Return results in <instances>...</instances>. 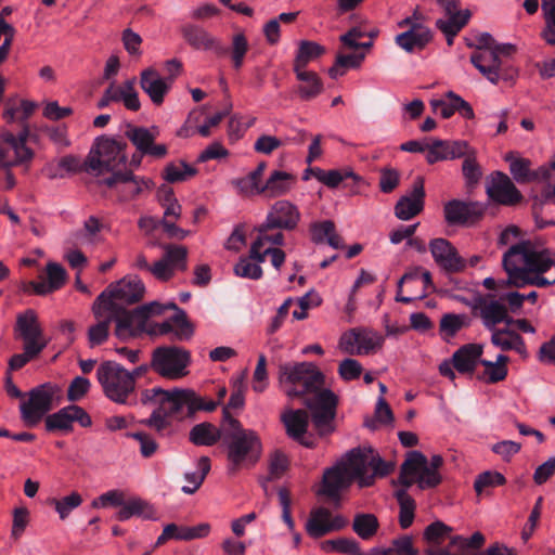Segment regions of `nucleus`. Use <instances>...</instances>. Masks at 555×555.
<instances>
[{"instance_id":"680f3d73","label":"nucleus","mask_w":555,"mask_h":555,"mask_svg":"<svg viewBox=\"0 0 555 555\" xmlns=\"http://www.w3.org/2000/svg\"><path fill=\"white\" fill-rule=\"evenodd\" d=\"M121 508L117 512L116 518L120 521H125L132 516H141L149 518L152 515V512L145 513V511L149 508L147 503L140 499H133L128 501L127 503H122L120 505Z\"/></svg>"},{"instance_id":"5fc2aeb1","label":"nucleus","mask_w":555,"mask_h":555,"mask_svg":"<svg viewBox=\"0 0 555 555\" xmlns=\"http://www.w3.org/2000/svg\"><path fill=\"white\" fill-rule=\"evenodd\" d=\"M393 422V413L387 403V401L380 397L376 403L374 417H366L364 420V426L369 429L375 430L377 423L391 424Z\"/></svg>"},{"instance_id":"393cba45","label":"nucleus","mask_w":555,"mask_h":555,"mask_svg":"<svg viewBox=\"0 0 555 555\" xmlns=\"http://www.w3.org/2000/svg\"><path fill=\"white\" fill-rule=\"evenodd\" d=\"M300 211L298 207L289 201H276L268 211L267 227H275L280 230L293 231L300 221Z\"/></svg>"},{"instance_id":"1a4fd4ad","label":"nucleus","mask_w":555,"mask_h":555,"mask_svg":"<svg viewBox=\"0 0 555 555\" xmlns=\"http://www.w3.org/2000/svg\"><path fill=\"white\" fill-rule=\"evenodd\" d=\"M191 352L176 345H163L152 351L150 367L163 378L176 380L189 374Z\"/></svg>"},{"instance_id":"603ef678","label":"nucleus","mask_w":555,"mask_h":555,"mask_svg":"<svg viewBox=\"0 0 555 555\" xmlns=\"http://www.w3.org/2000/svg\"><path fill=\"white\" fill-rule=\"evenodd\" d=\"M541 10L545 21L541 37L547 44L555 46V0H542Z\"/></svg>"},{"instance_id":"20e7f679","label":"nucleus","mask_w":555,"mask_h":555,"mask_svg":"<svg viewBox=\"0 0 555 555\" xmlns=\"http://www.w3.org/2000/svg\"><path fill=\"white\" fill-rule=\"evenodd\" d=\"M181 33L186 42L197 50H214L218 56L230 53L233 68L240 70L244 65V59L249 50V43L243 33L232 37L231 48L228 49L212 37L207 30L196 25H185Z\"/></svg>"},{"instance_id":"58836bf2","label":"nucleus","mask_w":555,"mask_h":555,"mask_svg":"<svg viewBox=\"0 0 555 555\" xmlns=\"http://www.w3.org/2000/svg\"><path fill=\"white\" fill-rule=\"evenodd\" d=\"M92 312L98 322L88 330V343L91 348L107 340L112 323L106 310L99 302H93Z\"/></svg>"},{"instance_id":"423d86ee","label":"nucleus","mask_w":555,"mask_h":555,"mask_svg":"<svg viewBox=\"0 0 555 555\" xmlns=\"http://www.w3.org/2000/svg\"><path fill=\"white\" fill-rule=\"evenodd\" d=\"M128 144L124 139L101 135L95 139L86 160L85 170L96 176L117 172L127 163Z\"/></svg>"},{"instance_id":"0eeeda50","label":"nucleus","mask_w":555,"mask_h":555,"mask_svg":"<svg viewBox=\"0 0 555 555\" xmlns=\"http://www.w3.org/2000/svg\"><path fill=\"white\" fill-rule=\"evenodd\" d=\"M96 378L107 399L117 404H133L135 382L132 375L116 361H104L96 369Z\"/></svg>"},{"instance_id":"c03bdc74","label":"nucleus","mask_w":555,"mask_h":555,"mask_svg":"<svg viewBox=\"0 0 555 555\" xmlns=\"http://www.w3.org/2000/svg\"><path fill=\"white\" fill-rule=\"evenodd\" d=\"M166 310H175L176 313L172 315V321L176 323L175 338L178 341H185L191 339L194 334V327L189 322L188 315L184 310L180 309L175 302H168L164 305V312Z\"/></svg>"},{"instance_id":"13d9d810","label":"nucleus","mask_w":555,"mask_h":555,"mask_svg":"<svg viewBox=\"0 0 555 555\" xmlns=\"http://www.w3.org/2000/svg\"><path fill=\"white\" fill-rule=\"evenodd\" d=\"M506 478L503 474L495 470H486L479 474L474 481V489L480 495L486 489L503 486Z\"/></svg>"},{"instance_id":"79ce46f5","label":"nucleus","mask_w":555,"mask_h":555,"mask_svg":"<svg viewBox=\"0 0 555 555\" xmlns=\"http://www.w3.org/2000/svg\"><path fill=\"white\" fill-rule=\"evenodd\" d=\"M221 437V430L208 422L195 425L189 434L190 441L195 446L211 447L216 444Z\"/></svg>"},{"instance_id":"5701e85b","label":"nucleus","mask_w":555,"mask_h":555,"mask_svg":"<svg viewBox=\"0 0 555 555\" xmlns=\"http://www.w3.org/2000/svg\"><path fill=\"white\" fill-rule=\"evenodd\" d=\"M485 209L477 202L452 199L444 204L443 215L448 224L475 223L483 216Z\"/></svg>"},{"instance_id":"0e129e2a","label":"nucleus","mask_w":555,"mask_h":555,"mask_svg":"<svg viewBox=\"0 0 555 555\" xmlns=\"http://www.w3.org/2000/svg\"><path fill=\"white\" fill-rule=\"evenodd\" d=\"M470 320L465 314L448 313L441 318L440 331L449 336H454L461 328L468 326Z\"/></svg>"},{"instance_id":"412c9836","label":"nucleus","mask_w":555,"mask_h":555,"mask_svg":"<svg viewBox=\"0 0 555 555\" xmlns=\"http://www.w3.org/2000/svg\"><path fill=\"white\" fill-rule=\"evenodd\" d=\"M111 322L116 323L115 334L117 337L125 339L134 337L139 331L145 326V320L141 314L137 313V308L128 310L126 307H103Z\"/></svg>"},{"instance_id":"f3484780","label":"nucleus","mask_w":555,"mask_h":555,"mask_svg":"<svg viewBox=\"0 0 555 555\" xmlns=\"http://www.w3.org/2000/svg\"><path fill=\"white\" fill-rule=\"evenodd\" d=\"M433 286L431 274L427 270L414 268L404 273L398 281V294L396 300L403 304H410L415 298L426 296V288Z\"/></svg>"},{"instance_id":"8fccbe9b","label":"nucleus","mask_w":555,"mask_h":555,"mask_svg":"<svg viewBox=\"0 0 555 555\" xmlns=\"http://www.w3.org/2000/svg\"><path fill=\"white\" fill-rule=\"evenodd\" d=\"M210 470V460L207 456H202L197 461V470L185 473L184 479L189 485L182 487V491L186 494H193L204 482L207 474Z\"/></svg>"},{"instance_id":"39448f33","label":"nucleus","mask_w":555,"mask_h":555,"mask_svg":"<svg viewBox=\"0 0 555 555\" xmlns=\"http://www.w3.org/2000/svg\"><path fill=\"white\" fill-rule=\"evenodd\" d=\"M443 464L441 455L436 454L428 464L427 457L420 451H411L401 464L399 483L410 488L416 483L421 490L436 488L440 485L442 477L438 472Z\"/></svg>"},{"instance_id":"6e6552de","label":"nucleus","mask_w":555,"mask_h":555,"mask_svg":"<svg viewBox=\"0 0 555 555\" xmlns=\"http://www.w3.org/2000/svg\"><path fill=\"white\" fill-rule=\"evenodd\" d=\"M223 441L227 444L230 475L254 467L262 455V443L257 431L243 433L242 436H223Z\"/></svg>"},{"instance_id":"a19ab883","label":"nucleus","mask_w":555,"mask_h":555,"mask_svg":"<svg viewBox=\"0 0 555 555\" xmlns=\"http://www.w3.org/2000/svg\"><path fill=\"white\" fill-rule=\"evenodd\" d=\"M461 158H463L462 173L465 180V185L473 189L482 178V169L477 160V151L467 143L465 154L462 155Z\"/></svg>"},{"instance_id":"4d7b16f0","label":"nucleus","mask_w":555,"mask_h":555,"mask_svg":"<svg viewBox=\"0 0 555 555\" xmlns=\"http://www.w3.org/2000/svg\"><path fill=\"white\" fill-rule=\"evenodd\" d=\"M384 338L376 332L358 330L357 354H369L383 346Z\"/></svg>"},{"instance_id":"338daca9","label":"nucleus","mask_w":555,"mask_h":555,"mask_svg":"<svg viewBox=\"0 0 555 555\" xmlns=\"http://www.w3.org/2000/svg\"><path fill=\"white\" fill-rule=\"evenodd\" d=\"M314 78L298 79L302 82L297 89L298 95L304 101H310L317 98L323 91V82L319 75L314 72Z\"/></svg>"},{"instance_id":"6e6d98bb","label":"nucleus","mask_w":555,"mask_h":555,"mask_svg":"<svg viewBox=\"0 0 555 555\" xmlns=\"http://www.w3.org/2000/svg\"><path fill=\"white\" fill-rule=\"evenodd\" d=\"M452 530V527L446 525L443 521L436 520L425 528L423 539L428 544L438 546L443 543Z\"/></svg>"},{"instance_id":"de8ad7c7","label":"nucleus","mask_w":555,"mask_h":555,"mask_svg":"<svg viewBox=\"0 0 555 555\" xmlns=\"http://www.w3.org/2000/svg\"><path fill=\"white\" fill-rule=\"evenodd\" d=\"M395 496L400 507L399 525L402 529H408L413 524L416 503L405 489L397 490Z\"/></svg>"},{"instance_id":"864d4df0","label":"nucleus","mask_w":555,"mask_h":555,"mask_svg":"<svg viewBox=\"0 0 555 555\" xmlns=\"http://www.w3.org/2000/svg\"><path fill=\"white\" fill-rule=\"evenodd\" d=\"M262 262H258L250 257V253L248 256L241 257L240 260L234 266V273L237 276L259 280L262 276Z\"/></svg>"},{"instance_id":"c85d7f7f","label":"nucleus","mask_w":555,"mask_h":555,"mask_svg":"<svg viewBox=\"0 0 555 555\" xmlns=\"http://www.w3.org/2000/svg\"><path fill=\"white\" fill-rule=\"evenodd\" d=\"M191 389L165 390L156 409L169 417H189Z\"/></svg>"},{"instance_id":"2f4dec72","label":"nucleus","mask_w":555,"mask_h":555,"mask_svg":"<svg viewBox=\"0 0 555 555\" xmlns=\"http://www.w3.org/2000/svg\"><path fill=\"white\" fill-rule=\"evenodd\" d=\"M366 457L360 449H352L335 465L345 469L351 480H358L360 487H370L373 485V476L366 474Z\"/></svg>"},{"instance_id":"f8f14e48","label":"nucleus","mask_w":555,"mask_h":555,"mask_svg":"<svg viewBox=\"0 0 555 555\" xmlns=\"http://www.w3.org/2000/svg\"><path fill=\"white\" fill-rule=\"evenodd\" d=\"M159 131L157 127L130 126L126 137L135 146L138 154H133L130 166L139 168L143 156L154 159H163L168 155V146L164 143H156Z\"/></svg>"},{"instance_id":"aec40b11","label":"nucleus","mask_w":555,"mask_h":555,"mask_svg":"<svg viewBox=\"0 0 555 555\" xmlns=\"http://www.w3.org/2000/svg\"><path fill=\"white\" fill-rule=\"evenodd\" d=\"M348 525V519L341 515L333 516L326 507L311 511L306 524L307 533L314 539L322 538L333 531H339Z\"/></svg>"},{"instance_id":"473e14b6","label":"nucleus","mask_w":555,"mask_h":555,"mask_svg":"<svg viewBox=\"0 0 555 555\" xmlns=\"http://www.w3.org/2000/svg\"><path fill=\"white\" fill-rule=\"evenodd\" d=\"M433 40V33L426 25H414L395 37L398 47L408 53L422 51Z\"/></svg>"},{"instance_id":"a211bd4d","label":"nucleus","mask_w":555,"mask_h":555,"mask_svg":"<svg viewBox=\"0 0 555 555\" xmlns=\"http://www.w3.org/2000/svg\"><path fill=\"white\" fill-rule=\"evenodd\" d=\"M74 422H78L81 427H90L92 425L91 417L85 409L70 404L46 416L44 426L49 433H70L74 428Z\"/></svg>"},{"instance_id":"49530a36","label":"nucleus","mask_w":555,"mask_h":555,"mask_svg":"<svg viewBox=\"0 0 555 555\" xmlns=\"http://www.w3.org/2000/svg\"><path fill=\"white\" fill-rule=\"evenodd\" d=\"M197 173V169L188 163L180 160L168 163L163 169L162 177L168 183H178L189 180Z\"/></svg>"},{"instance_id":"dca6fc26","label":"nucleus","mask_w":555,"mask_h":555,"mask_svg":"<svg viewBox=\"0 0 555 555\" xmlns=\"http://www.w3.org/2000/svg\"><path fill=\"white\" fill-rule=\"evenodd\" d=\"M472 309L474 317H479L486 328L493 332L495 326L507 318V308L504 304L494 299L492 295L476 296L473 300H462Z\"/></svg>"},{"instance_id":"72a5a7b5","label":"nucleus","mask_w":555,"mask_h":555,"mask_svg":"<svg viewBox=\"0 0 555 555\" xmlns=\"http://www.w3.org/2000/svg\"><path fill=\"white\" fill-rule=\"evenodd\" d=\"M36 104L28 100L8 99L4 103V111L2 114L7 124L17 122L24 130L25 127L29 128L28 119L34 114Z\"/></svg>"},{"instance_id":"e433bc0d","label":"nucleus","mask_w":555,"mask_h":555,"mask_svg":"<svg viewBox=\"0 0 555 555\" xmlns=\"http://www.w3.org/2000/svg\"><path fill=\"white\" fill-rule=\"evenodd\" d=\"M304 403L309 417H313L315 414L337 413L338 397L331 389L322 388L312 397L306 398Z\"/></svg>"},{"instance_id":"f257e3e1","label":"nucleus","mask_w":555,"mask_h":555,"mask_svg":"<svg viewBox=\"0 0 555 555\" xmlns=\"http://www.w3.org/2000/svg\"><path fill=\"white\" fill-rule=\"evenodd\" d=\"M502 263L508 276L503 284L518 288L527 285L547 287L555 284V260L550 250L538 248L530 241L511 246L504 254Z\"/></svg>"},{"instance_id":"e2e57ef3","label":"nucleus","mask_w":555,"mask_h":555,"mask_svg":"<svg viewBox=\"0 0 555 555\" xmlns=\"http://www.w3.org/2000/svg\"><path fill=\"white\" fill-rule=\"evenodd\" d=\"M164 249L165 254L163 258L168 261L175 270H186L188 248L185 246L169 244L165 245Z\"/></svg>"},{"instance_id":"c9c22d12","label":"nucleus","mask_w":555,"mask_h":555,"mask_svg":"<svg viewBox=\"0 0 555 555\" xmlns=\"http://www.w3.org/2000/svg\"><path fill=\"white\" fill-rule=\"evenodd\" d=\"M297 182L295 175L274 170L271 172L267 181L263 183V194L270 198L281 197L289 193Z\"/></svg>"},{"instance_id":"b1692460","label":"nucleus","mask_w":555,"mask_h":555,"mask_svg":"<svg viewBox=\"0 0 555 555\" xmlns=\"http://www.w3.org/2000/svg\"><path fill=\"white\" fill-rule=\"evenodd\" d=\"M352 482L353 480H351L345 469L334 465L324 470L321 487L317 494L326 496L335 504L336 507H339L341 491L348 489Z\"/></svg>"},{"instance_id":"cd10ccee","label":"nucleus","mask_w":555,"mask_h":555,"mask_svg":"<svg viewBox=\"0 0 555 555\" xmlns=\"http://www.w3.org/2000/svg\"><path fill=\"white\" fill-rule=\"evenodd\" d=\"M140 87L154 105L160 106L172 86L170 78H164L155 68L147 67L140 74Z\"/></svg>"},{"instance_id":"69168bd1","label":"nucleus","mask_w":555,"mask_h":555,"mask_svg":"<svg viewBox=\"0 0 555 555\" xmlns=\"http://www.w3.org/2000/svg\"><path fill=\"white\" fill-rule=\"evenodd\" d=\"M395 469V463L384 461L379 455L372 454L366 457V474L375 477H386Z\"/></svg>"},{"instance_id":"bf43d9fd","label":"nucleus","mask_w":555,"mask_h":555,"mask_svg":"<svg viewBox=\"0 0 555 555\" xmlns=\"http://www.w3.org/2000/svg\"><path fill=\"white\" fill-rule=\"evenodd\" d=\"M82 503V496L74 491L69 495L64 496L62 499H51L50 504H52L57 512L60 518L64 520L68 517V515Z\"/></svg>"},{"instance_id":"a18cd8bd","label":"nucleus","mask_w":555,"mask_h":555,"mask_svg":"<svg viewBox=\"0 0 555 555\" xmlns=\"http://www.w3.org/2000/svg\"><path fill=\"white\" fill-rule=\"evenodd\" d=\"M472 13L468 9L463 10L461 13L447 15V18H439L436 21V27L443 35L456 36L469 22Z\"/></svg>"},{"instance_id":"7c9ffc66","label":"nucleus","mask_w":555,"mask_h":555,"mask_svg":"<svg viewBox=\"0 0 555 555\" xmlns=\"http://www.w3.org/2000/svg\"><path fill=\"white\" fill-rule=\"evenodd\" d=\"M467 141L433 139L427 143L426 160L433 165L438 162L461 158L465 154Z\"/></svg>"},{"instance_id":"6ab92c4d","label":"nucleus","mask_w":555,"mask_h":555,"mask_svg":"<svg viewBox=\"0 0 555 555\" xmlns=\"http://www.w3.org/2000/svg\"><path fill=\"white\" fill-rule=\"evenodd\" d=\"M428 248L437 266L447 273H459L465 270L466 260L447 238H433Z\"/></svg>"},{"instance_id":"4c0bfd02","label":"nucleus","mask_w":555,"mask_h":555,"mask_svg":"<svg viewBox=\"0 0 555 555\" xmlns=\"http://www.w3.org/2000/svg\"><path fill=\"white\" fill-rule=\"evenodd\" d=\"M482 356V346L478 344H467L457 349L452 357L453 366L460 373L473 374L480 357Z\"/></svg>"},{"instance_id":"3c124183","label":"nucleus","mask_w":555,"mask_h":555,"mask_svg":"<svg viewBox=\"0 0 555 555\" xmlns=\"http://www.w3.org/2000/svg\"><path fill=\"white\" fill-rule=\"evenodd\" d=\"M509 358L505 354H499L495 362L481 360L480 363L486 367L485 375L487 382L494 384L504 380L507 376V362Z\"/></svg>"},{"instance_id":"ea45409f","label":"nucleus","mask_w":555,"mask_h":555,"mask_svg":"<svg viewBox=\"0 0 555 555\" xmlns=\"http://www.w3.org/2000/svg\"><path fill=\"white\" fill-rule=\"evenodd\" d=\"M79 170V158L75 155H65L57 160L46 164L41 172L49 180H55L64 178L66 173H74Z\"/></svg>"},{"instance_id":"c756f323","label":"nucleus","mask_w":555,"mask_h":555,"mask_svg":"<svg viewBox=\"0 0 555 555\" xmlns=\"http://www.w3.org/2000/svg\"><path fill=\"white\" fill-rule=\"evenodd\" d=\"M325 48L310 40H301L298 46V50L293 63V70L297 79L314 78V72L307 70V66L310 62L318 60L325 53Z\"/></svg>"},{"instance_id":"9b49d317","label":"nucleus","mask_w":555,"mask_h":555,"mask_svg":"<svg viewBox=\"0 0 555 555\" xmlns=\"http://www.w3.org/2000/svg\"><path fill=\"white\" fill-rule=\"evenodd\" d=\"M60 388L52 383H44L28 391V400L20 405L21 417L28 427L40 423L46 414L52 410L54 397Z\"/></svg>"},{"instance_id":"774afa93","label":"nucleus","mask_w":555,"mask_h":555,"mask_svg":"<svg viewBox=\"0 0 555 555\" xmlns=\"http://www.w3.org/2000/svg\"><path fill=\"white\" fill-rule=\"evenodd\" d=\"M379 190L388 194L395 191L400 183V172L390 167H384L379 170Z\"/></svg>"},{"instance_id":"a878e982","label":"nucleus","mask_w":555,"mask_h":555,"mask_svg":"<svg viewBox=\"0 0 555 555\" xmlns=\"http://www.w3.org/2000/svg\"><path fill=\"white\" fill-rule=\"evenodd\" d=\"M286 435L306 448H314V442L305 437L309 427V413L304 409H288L281 415Z\"/></svg>"},{"instance_id":"ddd939ff","label":"nucleus","mask_w":555,"mask_h":555,"mask_svg":"<svg viewBox=\"0 0 555 555\" xmlns=\"http://www.w3.org/2000/svg\"><path fill=\"white\" fill-rule=\"evenodd\" d=\"M145 293V286L138 276H126L108 285L95 299L102 307H126L139 302Z\"/></svg>"},{"instance_id":"9d476101","label":"nucleus","mask_w":555,"mask_h":555,"mask_svg":"<svg viewBox=\"0 0 555 555\" xmlns=\"http://www.w3.org/2000/svg\"><path fill=\"white\" fill-rule=\"evenodd\" d=\"M30 129L25 127L17 134L8 129L0 130V167L11 169L16 166L28 167L35 153L27 146Z\"/></svg>"},{"instance_id":"37998d69","label":"nucleus","mask_w":555,"mask_h":555,"mask_svg":"<svg viewBox=\"0 0 555 555\" xmlns=\"http://www.w3.org/2000/svg\"><path fill=\"white\" fill-rule=\"evenodd\" d=\"M504 159L509 163V171L518 183H526L537 179L538 175L531 171V162L529 159L515 157L513 152L507 153Z\"/></svg>"},{"instance_id":"4468645a","label":"nucleus","mask_w":555,"mask_h":555,"mask_svg":"<svg viewBox=\"0 0 555 555\" xmlns=\"http://www.w3.org/2000/svg\"><path fill=\"white\" fill-rule=\"evenodd\" d=\"M100 183L114 190L121 203L133 201L154 188L152 179L135 176L131 170L113 172Z\"/></svg>"},{"instance_id":"09e8293b","label":"nucleus","mask_w":555,"mask_h":555,"mask_svg":"<svg viewBox=\"0 0 555 555\" xmlns=\"http://www.w3.org/2000/svg\"><path fill=\"white\" fill-rule=\"evenodd\" d=\"M379 528V522L374 514L362 513L357 514L353 518L352 530L362 540H370L373 538Z\"/></svg>"},{"instance_id":"bb28decb","label":"nucleus","mask_w":555,"mask_h":555,"mask_svg":"<svg viewBox=\"0 0 555 555\" xmlns=\"http://www.w3.org/2000/svg\"><path fill=\"white\" fill-rule=\"evenodd\" d=\"M424 179L417 177L409 195L401 196L395 205V216L400 220H410L421 214L425 205Z\"/></svg>"},{"instance_id":"f03ea898","label":"nucleus","mask_w":555,"mask_h":555,"mask_svg":"<svg viewBox=\"0 0 555 555\" xmlns=\"http://www.w3.org/2000/svg\"><path fill=\"white\" fill-rule=\"evenodd\" d=\"M15 339L23 341V352L13 354L8 362V371H18L27 363L37 359L48 346L37 313L28 309L16 317L14 326Z\"/></svg>"},{"instance_id":"2eb2a0df","label":"nucleus","mask_w":555,"mask_h":555,"mask_svg":"<svg viewBox=\"0 0 555 555\" xmlns=\"http://www.w3.org/2000/svg\"><path fill=\"white\" fill-rule=\"evenodd\" d=\"M472 64L492 83L500 80L512 81L518 70L502 59H498L493 50L475 51L470 55Z\"/></svg>"},{"instance_id":"052dcab7","label":"nucleus","mask_w":555,"mask_h":555,"mask_svg":"<svg viewBox=\"0 0 555 555\" xmlns=\"http://www.w3.org/2000/svg\"><path fill=\"white\" fill-rule=\"evenodd\" d=\"M232 183L238 193L244 196L263 194V191H261V188H263L261 179H259L253 171L243 178L235 179Z\"/></svg>"},{"instance_id":"4be33fe9","label":"nucleus","mask_w":555,"mask_h":555,"mask_svg":"<svg viewBox=\"0 0 555 555\" xmlns=\"http://www.w3.org/2000/svg\"><path fill=\"white\" fill-rule=\"evenodd\" d=\"M488 196L505 206H514L522 199V195L515 186L509 177L501 171L491 175L489 184L487 185Z\"/></svg>"},{"instance_id":"7ed1b4c3","label":"nucleus","mask_w":555,"mask_h":555,"mask_svg":"<svg viewBox=\"0 0 555 555\" xmlns=\"http://www.w3.org/2000/svg\"><path fill=\"white\" fill-rule=\"evenodd\" d=\"M279 383L293 399L321 390L325 376L312 362L283 363L279 366Z\"/></svg>"},{"instance_id":"f704fd0d","label":"nucleus","mask_w":555,"mask_h":555,"mask_svg":"<svg viewBox=\"0 0 555 555\" xmlns=\"http://www.w3.org/2000/svg\"><path fill=\"white\" fill-rule=\"evenodd\" d=\"M257 236L250 245V257L261 259L260 251L268 246L279 247L284 245L285 236L283 231L275 227H267V221L255 229Z\"/></svg>"}]
</instances>
